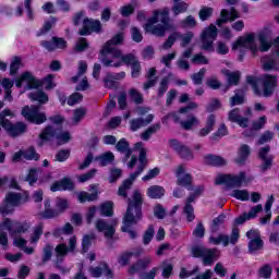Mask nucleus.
Instances as JSON below:
<instances>
[{
	"mask_svg": "<svg viewBox=\"0 0 279 279\" xmlns=\"http://www.w3.org/2000/svg\"><path fill=\"white\" fill-rule=\"evenodd\" d=\"M114 226H117V220L106 222L104 219H98L95 222L96 230L102 232L106 239H112L116 232Z\"/></svg>",
	"mask_w": 279,
	"mask_h": 279,
	"instance_id": "obj_24",
	"label": "nucleus"
},
{
	"mask_svg": "<svg viewBox=\"0 0 279 279\" xmlns=\"http://www.w3.org/2000/svg\"><path fill=\"white\" fill-rule=\"evenodd\" d=\"M251 153L252 150L250 149L247 144L240 145L238 149V156L235 157L234 162H236V165H245V160L250 158Z\"/></svg>",
	"mask_w": 279,
	"mask_h": 279,
	"instance_id": "obj_35",
	"label": "nucleus"
},
{
	"mask_svg": "<svg viewBox=\"0 0 279 279\" xmlns=\"http://www.w3.org/2000/svg\"><path fill=\"white\" fill-rule=\"evenodd\" d=\"M99 34L101 32V22L99 20H84V27L80 31L81 36H89V34Z\"/></svg>",
	"mask_w": 279,
	"mask_h": 279,
	"instance_id": "obj_26",
	"label": "nucleus"
},
{
	"mask_svg": "<svg viewBox=\"0 0 279 279\" xmlns=\"http://www.w3.org/2000/svg\"><path fill=\"white\" fill-rule=\"evenodd\" d=\"M271 206H274V196H269L268 199L266 201V206H265L266 217L260 219V223L263 226H265V223H267V221L271 219Z\"/></svg>",
	"mask_w": 279,
	"mask_h": 279,
	"instance_id": "obj_52",
	"label": "nucleus"
},
{
	"mask_svg": "<svg viewBox=\"0 0 279 279\" xmlns=\"http://www.w3.org/2000/svg\"><path fill=\"white\" fill-rule=\"evenodd\" d=\"M54 252L58 262H62L64 256L68 254H75V252H77V236L70 235L68 239V244L60 243L56 246Z\"/></svg>",
	"mask_w": 279,
	"mask_h": 279,
	"instance_id": "obj_15",
	"label": "nucleus"
},
{
	"mask_svg": "<svg viewBox=\"0 0 279 279\" xmlns=\"http://www.w3.org/2000/svg\"><path fill=\"white\" fill-rule=\"evenodd\" d=\"M73 225L66 222L62 228L56 229L52 234L53 236H60L61 239H64V235L73 234Z\"/></svg>",
	"mask_w": 279,
	"mask_h": 279,
	"instance_id": "obj_44",
	"label": "nucleus"
},
{
	"mask_svg": "<svg viewBox=\"0 0 279 279\" xmlns=\"http://www.w3.org/2000/svg\"><path fill=\"white\" fill-rule=\"evenodd\" d=\"M106 66H122L123 64H130L131 65V75L132 77H138L141 75V62H138V59L134 57L133 54H125L124 57H121L118 61H106Z\"/></svg>",
	"mask_w": 279,
	"mask_h": 279,
	"instance_id": "obj_13",
	"label": "nucleus"
},
{
	"mask_svg": "<svg viewBox=\"0 0 279 279\" xmlns=\"http://www.w3.org/2000/svg\"><path fill=\"white\" fill-rule=\"evenodd\" d=\"M93 241H95L94 233L86 234L83 236V241H82L83 252H88V247H90V245L93 244Z\"/></svg>",
	"mask_w": 279,
	"mask_h": 279,
	"instance_id": "obj_59",
	"label": "nucleus"
},
{
	"mask_svg": "<svg viewBox=\"0 0 279 279\" xmlns=\"http://www.w3.org/2000/svg\"><path fill=\"white\" fill-rule=\"evenodd\" d=\"M129 97L135 104H141L143 101V94H141V92H138L136 88H131L129 90Z\"/></svg>",
	"mask_w": 279,
	"mask_h": 279,
	"instance_id": "obj_61",
	"label": "nucleus"
},
{
	"mask_svg": "<svg viewBox=\"0 0 279 279\" xmlns=\"http://www.w3.org/2000/svg\"><path fill=\"white\" fill-rule=\"evenodd\" d=\"M240 17L241 15L239 14V11H236L235 9H231L230 11L223 9L220 12V17L217 20L216 25H218V27H221V25H226V23L230 21H236V19Z\"/></svg>",
	"mask_w": 279,
	"mask_h": 279,
	"instance_id": "obj_30",
	"label": "nucleus"
},
{
	"mask_svg": "<svg viewBox=\"0 0 279 279\" xmlns=\"http://www.w3.org/2000/svg\"><path fill=\"white\" fill-rule=\"evenodd\" d=\"M29 195L24 193V196L21 193L9 192L5 195L3 204L0 206V215L7 217L8 215H12L14 213V208L16 206H21V204H25L27 202Z\"/></svg>",
	"mask_w": 279,
	"mask_h": 279,
	"instance_id": "obj_11",
	"label": "nucleus"
},
{
	"mask_svg": "<svg viewBox=\"0 0 279 279\" xmlns=\"http://www.w3.org/2000/svg\"><path fill=\"white\" fill-rule=\"evenodd\" d=\"M41 45L45 49H48V51H53V49H65L66 41L62 38L53 37L52 43L43 41Z\"/></svg>",
	"mask_w": 279,
	"mask_h": 279,
	"instance_id": "obj_37",
	"label": "nucleus"
},
{
	"mask_svg": "<svg viewBox=\"0 0 279 279\" xmlns=\"http://www.w3.org/2000/svg\"><path fill=\"white\" fill-rule=\"evenodd\" d=\"M16 113L11 109L5 108L0 112V125L3 130L9 134V136H21V134H25L27 131V125L23 122L12 123L10 119H14ZM9 118V119H8Z\"/></svg>",
	"mask_w": 279,
	"mask_h": 279,
	"instance_id": "obj_8",
	"label": "nucleus"
},
{
	"mask_svg": "<svg viewBox=\"0 0 279 279\" xmlns=\"http://www.w3.org/2000/svg\"><path fill=\"white\" fill-rule=\"evenodd\" d=\"M51 121L52 125L46 126L39 134L38 145L41 146L44 143H47V141H52V138H56L59 145L69 143L71 141V134L69 132H60V129H58L60 123L64 122V118H62V116H56L51 118Z\"/></svg>",
	"mask_w": 279,
	"mask_h": 279,
	"instance_id": "obj_4",
	"label": "nucleus"
},
{
	"mask_svg": "<svg viewBox=\"0 0 279 279\" xmlns=\"http://www.w3.org/2000/svg\"><path fill=\"white\" fill-rule=\"evenodd\" d=\"M21 58L14 57L10 64V75H16V71L21 69Z\"/></svg>",
	"mask_w": 279,
	"mask_h": 279,
	"instance_id": "obj_62",
	"label": "nucleus"
},
{
	"mask_svg": "<svg viewBox=\"0 0 279 279\" xmlns=\"http://www.w3.org/2000/svg\"><path fill=\"white\" fill-rule=\"evenodd\" d=\"M123 33H119L116 36H113L109 41L105 44L100 51V61L106 66V62H117L121 58H123V54L121 53V50L117 48V45L123 44Z\"/></svg>",
	"mask_w": 279,
	"mask_h": 279,
	"instance_id": "obj_7",
	"label": "nucleus"
},
{
	"mask_svg": "<svg viewBox=\"0 0 279 279\" xmlns=\"http://www.w3.org/2000/svg\"><path fill=\"white\" fill-rule=\"evenodd\" d=\"M22 116L26 121H31V123H35L36 125H41V123L47 121V116L45 112L38 110V107H24L22 109Z\"/></svg>",
	"mask_w": 279,
	"mask_h": 279,
	"instance_id": "obj_17",
	"label": "nucleus"
},
{
	"mask_svg": "<svg viewBox=\"0 0 279 279\" xmlns=\"http://www.w3.org/2000/svg\"><path fill=\"white\" fill-rule=\"evenodd\" d=\"M38 173H40V170L36 168H32L28 171V174L26 177V182H28L31 186H33V184H36V182H38Z\"/></svg>",
	"mask_w": 279,
	"mask_h": 279,
	"instance_id": "obj_56",
	"label": "nucleus"
},
{
	"mask_svg": "<svg viewBox=\"0 0 279 279\" xmlns=\"http://www.w3.org/2000/svg\"><path fill=\"white\" fill-rule=\"evenodd\" d=\"M56 25V20L53 17H50L44 23L43 28L37 33V36H44V34H47L51 27Z\"/></svg>",
	"mask_w": 279,
	"mask_h": 279,
	"instance_id": "obj_60",
	"label": "nucleus"
},
{
	"mask_svg": "<svg viewBox=\"0 0 279 279\" xmlns=\"http://www.w3.org/2000/svg\"><path fill=\"white\" fill-rule=\"evenodd\" d=\"M142 254H143V248H137L133 253H124L120 255L118 263L119 265H121V267H125V265H128L132 259V256H141Z\"/></svg>",
	"mask_w": 279,
	"mask_h": 279,
	"instance_id": "obj_42",
	"label": "nucleus"
},
{
	"mask_svg": "<svg viewBox=\"0 0 279 279\" xmlns=\"http://www.w3.org/2000/svg\"><path fill=\"white\" fill-rule=\"evenodd\" d=\"M180 125H181V128H183V130H193V128H198L199 119H197V117L191 114L187 117L186 120L180 121Z\"/></svg>",
	"mask_w": 279,
	"mask_h": 279,
	"instance_id": "obj_41",
	"label": "nucleus"
},
{
	"mask_svg": "<svg viewBox=\"0 0 279 279\" xmlns=\"http://www.w3.org/2000/svg\"><path fill=\"white\" fill-rule=\"evenodd\" d=\"M275 47L276 51L271 57H265L263 59L265 71H276L279 62V37L275 40H267L265 33H247L239 37L232 44V51H239L243 53L245 49H248L253 56H256L257 51L266 52L270 48Z\"/></svg>",
	"mask_w": 279,
	"mask_h": 279,
	"instance_id": "obj_1",
	"label": "nucleus"
},
{
	"mask_svg": "<svg viewBox=\"0 0 279 279\" xmlns=\"http://www.w3.org/2000/svg\"><path fill=\"white\" fill-rule=\"evenodd\" d=\"M29 99H32V101H38V104H47L49 96H47L45 92L36 90L29 94Z\"/></svg>",
	"mask_w": 279,
	"mask_h": 279,
	"instance_id": "obj_50",
	"label": "nucleus"
},
{
	"mask_svg": "<svg viewBox=\"0 0 279 279\" xmlns=\"http://www.w3.org/2000/svg\"><path fill=\"white\" fill-rule=\"evenodd\" d=\"M194 258H203V265L210 267L215 260L221 256V252L217 248H204L202 246H194L192 248Z\"/></svg>",
	"mask_w": 279,
	"mask_h": 279,
	"instance_id": "obj_12",
	"label": "nucleus"
},
{
	"mask_svg": "<svg viewBox=\"0 0 279 279\" xmlns=\"http://www.w3.org/2000/svg\"><path fill=\"white\" fill-rule=\"evenodd\" d=\"M45 209L41 211L40 216L44 219H53V217H58L60 213H64L69 208V201L66 198H57L56 206L57 211L51 209V201L46 199L44 203Z\"/></svg>",
	"mask_w": 279,
	"mask_h": 279,
	"instance_id": "obj_14",
	"label": "nucleus"
},
{
	"mask_svg": "<svg viewBox=\"0 0 279 279\" xmlns=\"http://www.w3.org/2000/svg\"><path fill=\"white\" fill-rule=\"evenodd\" d=\"M191 62L192 64H208V58L202 53H197L191 59Z\"/></svg>",
	"mask_w": 279,
	"mask_h": 279,
	"instance_id": "obj_64",
	"label": "nucleus"
},
{
	"mask_svg": "<svg viewBox=\"0 0 279 279\" xmlns=\"http://www.w3.org/2000/svg\"><path fill=\"white\" fill-rule=\"evenodd\" d=\"M40 236H43V225H38L34 228L29 239L31 246L27 247V240L23 239L21 235L13 236V245L23 250L25 254H34V250L36 248L38 241H40Z\"/></svg>",
	"mask_w": 279,
	"mask_h": 279,
	"instance_id": "obj_9",
	"label": "nucleus"
},
{
	"mask_svg": "<svg viewBox=\"0 0 279 279\" xmlns=\"http://www.w3.org/2000/svg\"><path fill=\"white\" fill-rule=\"evenodd\" d=\"M178 39H181V47H186L193 40V33L190 32L184 35H180V33L171 34L161 46L162 49H171Z\"/></svg>",
	"mask_w": 279,
	"mask_h": 279,
	"instance_id": "obj_20",
	"label": "nucleus"
},
{
	"mask_svg": "<svg viewBox=\"0 0 279 279\" xmlns=\"http://www.w3.org/2000/svg\"><path fill=\"white\" fill-rule=\"evenodd\" d=\"M146 195L150 197V199H160L165 197V187L160 185H151L147 189Z\"/></svg>",
	"mask_w": 279,
	"mask_h": 279,
	"instance_id": "obj_38",
	"label": "nucleus"
},
{
	"mask_svg": "<svg viewBox=\"0 0 279 279\" xmlns=\"http://www.w3.org/2000/svg\"><path fill=\"white\" fill-rule=\"evenodd\" d=\"M231 197L239 199L240 202H248L250 201V192L247 190H234L231 193Z\"/></svg>",
	"mask_w": 279,
	"mask_h": 279,
	"instance_id": "obj_54",
	"label": "nucleus"
},
{
	"mask_svg": "<svg viewBox=\"0 0 279 279\" xmlns=\"http://www.w3.org/2000/svg\"><path fill=\"white\" fill-rule=\"evenodd\" d=\"M169 147L178 153L181 158H184V160H193V151L178 140H170Z\"/></svg>",
	"mask_w": 279,
	"mask_h": 279,
	"instance_id": "obj_23",
	"label": "nucleus"
},
{
	"mask_svg": "<svg viewBox=\"0 0 279 279\" xmlns=\"http://www.w3.org/2000/svg\"><path fill=\"white\" fill-rule=\"evenodd\" d=\"M97 175V169H92L87 173L81 174L77 177L78 182L81 184H84V182H88L89 180H93Z\"/></svg>",
	"mask_w": 279,
	"mask_h": 279,
	"instance_id": "obj_58",
	"label": "nucleus"
},
{
	"mask_svg": "<svg viewBox=\"0 0 279 279\" xmlns=\"http://www.w3.org/2000/svg\"><path fill=\"white\" fill-rule=\"evenodd\" d=\"M215 182L216 184H225L230 189H241V186H247L252 182V178L247 177L245 172L238 174H219Z\"/></svg>",
	"mask_w": 279,
	"mask_h": 279,
	"instance_id": "obj_10",
	"label": "nucleus"
},
{
	"mask_svg": "<svg viewBox=\"0 0 279 279\" xmlns=\"http://www.w3.org/2000/svg\"><path fill=\"white\" fill-rule=\"evenodd\" d=\"M248 242V251L251 254H256V252H260L263 250V240L260 239V232L258 230H251L246 232Z\"/></svg>",
	"mask_w": 279,
	"mask_h": 279,
	"instance_id": "obj_21",
	"label": "nucleus"
},
{
	"mask_svg": "<svg viewBox=\"0 0 279 279\" xmlns=\"http://www.w3.org/2000/svg\"><path fill=\"white\" fill-rule=\"evenodd\" d=\"M154 121V114L148 113L145 118H134L130 120V130L131 132H138L141 128H145L146 125H149Z\"/></svg>",
	"mask_w": 279,
	"mask_h": 279,
	"instance_id": "obj_29",
	"label": "nucleus"
},
{
	"mask_svg": "<svg viewBox=\"0 0 279 279\" xmlns=\"http://www.w3.org/2000/svg\"><path fill=\"white\" fill-rule=\"evenodd\" d=\"M209 243H211V245H220V243H222L225 247H228L229 245L228 235L226 234H219L218 236L211 235L209 238Z\"/></svg>",
	"mask_w": 279,
	"mask_h": 279,
	"instance_id": "obj_53",
	"label": "nucleus"
},
{
	"mask_svg": "<svg viewBox=\"0 0 279 279\" xmlns=\"http://www.w3.org/2000/svg\"><path fill=\"white\" fill-rule=\"evenodd\" d=\"M89 274L92 278H99L100 276H106V278H112V270L108 268L107 264H100L97 267L90 268Z\"/></svg>",
	"mask_w": 279,
	"mask_h": 279,
	"instance_id": "obj_32",
	"label": "nucleus"
},
{
	"mask_svg": "<svg viewBox=\"0 0 279 279\" xmlns=\"http://www.w3.org/2000/svg\"><path fill=\"white\" fill-rule=\"evenodd\" d=\"M73 189H74L73 181L69 178H64L61 181L54 182L51 185L50 191H52V193H56L58 191H73Z\"/></svg>",
	"mask_w": 279,
	"mask_h": 279,
	"instance_id": "obj_31",
	"label": "nucleus"
},
{
	"mask_svg": "<svg viewBox=\"0 0 279 279\" xmlns=\"http://www.w3.org/2000/svg\"><path fill=\"white\" fill-rule=\"evenodd\" d=\"M223 75L227 76L229 84H239L241 77L240 72H230V70H222Z\"/></svg>",
	"mask_w": 279,
	"mask_h": 279,
	"instance_id": "obj_55",
	"label": "nucleus"
},
{
	"mask_svg": "<svg viewBox=\"0 0 279 279\" xmlns=\"http://www.w3.org/2000/svg\"><path fill=\"white\" fill-rule=\"evenodd\" d=\"M215 128V116L210 114L207 118L206 126L198 131V136H208Z\"/></svg>",
	"mask_w": 279,
	"mask_h": 279,
	"instance_id": "obj_43",
	"label": "nucleus"
},
{
	"mask_svg": "<svg viewBox=\"0 0 279 279\" xmlns=\"http://www.w3.org/2000/svg\"><path fill=\"white\" fill-rule=\"evenodd\" d=\"M88 71V64L86 61L78 62V74L72 77L73 84L76 85V90H86L88 88V80L84 76V73Z\"/></svg>",
	"mask_w": 279,
	"mask_h": 279,
	"instance_id": "obj_18",
	"label": "nucleus"
},
{
	"mask_svg": "<svg viewBox=\"0 0 279 279\" xmlns=\"http://www.w3.org/2000/svg\"><path fill=\"white\" fill-rule=\"evenodd\" d=\"M23 156L24 160H40V155H38L34 148L23 151Z\"/></svg>",
	"mask_w": 279,
	"mask_h": 279,
	"instance_id": "obj_63",
	"label": "nucleus"
},
{
	"mask_svg": "<svg viewBox=\"0 0 279 279\" xmlns=\"http://www.w3.org/2000/svg\"><path fill=\"white\" fill-rule=\"evenodd\" d=\"M171 25L169 24V9H159L153 12V16L148 23L144 25L145 32L154 34V36H165Z\"/></svg>",
	"mask_w": 279,
	"mask_h": 279,
	"instance_id": "obj_5",
	"label": "nucleus"
},
{
	"mask_svg": "<svg viewBox=\"0 0 279 279\" xmlns=\"http://www.w3.org/2000/svg\"><path fill=\"white\" fill-rule=\"evenodd\" d=\"M143 194L135 190L129 198V205L124 215L122 232H128L130 239L136 236V231L132 230V226H136L143 219Z\"/></svg>",
	"mask_w": 279,
	"mask_h": 279,
	"instance_id": "obj_3",
	"label": "nucleus"
},
{
	"mask_svg": "<svg viewBox=\"0 0 279 279\" xmlns=\"http://www.w3.org/2000/svg\"><path fill=\"white\" fill-rule=\"evenodd\" d=\"M174 173L177 175V184L179 186H190L193 179L191 174L186 173V167L180 165L175 168Z\"/></svg>",
	"mask_w": 279,
	"mask_h": 279,
	"instance_id": "obj_27",
	"label": "nucleus"
},
{
	"mask_svg": "<svg viewBox=\"0 0 279 279\" xmlns=\"http://www.w3.org/2000/svg\"><path fill=\"white\" fill-rule=\"evenodd\" d=\"M278 83V78L272 75H266L264 77V89L263 92H258L256 85H253V90L256 95H263L264 97H269L274 93V88H276V84Z\"/></svg>",
	"mask_w": 279,
	"mask_h": 279,
	"instance_id": "obj_22",
	"label": "nucleus"
},
{
	"mask_svg": "<svg viewBox=\"0 0 279 279\" xmlns=\"http://www.w3.org/2000/svg\"><path fill=\"white\" fill-rule=\"evenodd\" d=\"M32 228V222L29 220H24L20 222H14L10 218H5L2 223H0V245L4 247V250L8 247V233L12 234H25L26 232H29V229Z\"/></svg>",
	"mask_w": 279,
	"mask_h": 279,
	"instance_id": "obj_6",
	"label": "nucleus"
},
{
	"mask_svg": "<svg viewBox=\"0 0 279 279\" xmlns=\"http://www.w3.org/2000/svg\"><path fill=\"white\" fill-rule=\"evenodd\" d=\"M77 201L80 204H86V202H96L97 193H88L85 191L76 193Z\"/></svg>",
	"mask_w": 279,
	"mask_h": 279,
	"instance_id": "obj_45",
	"label": "nucleus"
},
{
	"mask_svg": "<svg viewBox=\"0 0 279 279\" xmlns=\"http://www.w3.org/2000/svg\"><path fill=\"white\" fill-rule=\"evenodd\" d=\"M243 101H245L243 90H239V92L235 93V95L233 97H231L230 106L231 107L241 106V104H243Z\"/></svg>",
	"mask_w": 279,
	"mask_h": 279,
	"instance_id": "obj_57",
	"label": "nucleus"
},
{
	"mask_svg": "<svg viewBox=\"0 0 279 279\" xmlns=\"http://www.w3.org/2000/svg\"><path fill=\"white\" fill-rule=\"evenodd\" d=\"M263 210V205H255L251 208L248 213H244L234 220V226H241L245 223V221H250L251 219H256L258 213Z\"/></svg>",
	"mask_w": 279,
	"mask_h": 279,
	"instance_id": "obj_28",
	"label": "nucleus"
},
{
	"mask_svg": "<svg viewBox=\"0 0 279 279\" xmlns=\"http://www.w3.org/2000/svg\"><path fill=\"white\" fill-rule=\"evenodd\" d=\"M217 34H219V31L217 29V26H215V24H211L207 28H205L201 35L202 49H204L205 51H215L213 44L215 43V40H217Z\"/></svg>",
	"mask_w": 279,
	"mask_h": 279,
	"instance_id": "obj_16",
	"label": "nucleus"
},
{
	"mask_svg": "<svg viewBox=\"0 0 279 279\" xmlns=\"http://www.w3.org/2000/svg\"><path fill=\"white\" fill-rule=\"evenodd\" d=\"M158 130H160V123H155V124L150 125L146 131H144L141 134L142 141H149L151 138V136H154V134H156V132H158Z\"/></svg>",
	"mask_w": 279,
	"mask_h": 279,
	"instance_id": "obj_47",
	"label": "nucleus"
},
{
	"mask_svg": "<svg viewBox=\"0 0 279 279\" xmlns=\"http://www.w3.org/2000/svg\"><path fill=\"white\" fill-rule=\"evenodd\" d=\"M125 80V72H119L117 74H107L105 77V86L107 88H117V82Z\"/></svg>",
	"mask_w": 279,
	"mask_h": 279,
	"instance_id": "obj_34",
	"label": "nucleus"
},
{
	"mask_svg": "<svg viewBox=\"0 0 279 279\" xmlns=\"http://www.w3.org/2000/svg\"><path fill=\"white\" fill-rule=\"evenodd\" d=\"M116 148L118 151H121V154H126V156H130V154H134V151H137V150H134V148L130 149V144L124 138L118 142V144L116 145Z\"/></svg>",
	"mask_w": 279,
	"mask_h": 279,
	"instance_id": "obj_48",
	"label": "nucleus"
},
{
	"mask_svg": "<svg viewBox=\"0 0 279 279\" xmlns=\"http://www.w3.org/2000/svg\"><path fill=\"white\" fill-rule=\"evenodd\" d=\"M15 85L17 88L29 90L32 88H38L40 86V81L36 80L32 73L25 72L15 81Z\"/></svg>",
	"mask_w": 279,
	"mask_h": 279,
	"instance_id": "obj_19",
	"label": "nucleus"
},
{
	"mask_svg": "<svg viewBox=\"0 0 279 279\" xmlns=\"http://www.w3.org/2000/svg\"><path fill=\"white\" fill-rule=\"evenodd\" d=\"M205 165H210L211 167H223L228 161L223 157L207 155L204 157Z\"/></svg>",
	"mask_w": 279,
	"mask_h": 279,
	"instance_id": "obj_39",
	"label": "nucleus"
},
{
	"mask_svg": "<svg viewBox=\"0 0 279 279\" xmlns=\"http://www.w3.org/2000/svg\"><path fill=\"white\" fill-rule=\"evenodd\" d=\"M153 258L150 256H146L143 259H140L135 265L129 268V274H138L142 269H147L149 265H151Z\"/></svg>",
	"mask_w": 279,
	"mask_h": 279,
	"instance_id": "obj_36",
	"label": "nucleus"
},
{
	"mask_svg": "<svg viewBox=\"0 0 279 279\" xmlns=\"http://www.w3.org/2000/svg\"><path fill=\"white\" fill-rule=\"evenodd\" d=\"M133 151L138 153V159L136 155H132L131 159L128 161L126 167L130 171H134L130 174L129 179L124 180L122 185L118 190V195L120 197H128V191L132 189V184H134V180L138 178L145 171V167H147V149L142 142L135 144Z\"/></svg>",
	"mask_w": 279,
	"mask_h": 279,
	"instance_id": "obj_2",
	"label": "nucleus"
},
{
	"mask_svg": "<svg viewBox=\"0 0 279 279\" xmlns=\"http://www.w3.org/2000/svg\"><path fill=\"white\" fill-rule=\"evenodd\" d=\"M269 146L262 147L258 153L260 160L264 162V169H269V167H271V160H274L271 156L267 155L269 154Z\"/></svg>",
	"mask_w": 279,
	"mask_h": 279,
	"instance_id": "obj_40",
	"label": "nucleus"
},
{
	"mask_svg": "<svg viewBox=\"0 0 279 279\" xmlns=\"http://www.w3.org/2000/svg\"><path fill=\"white\" fill-rule=\"evenodd\" d=\"M202 193H204V187L198 186L194 190V194L190 195V197L187 198V203L184 206V215H186L187 221L195 220V214H194L193 206H191V203L195 202V197H197V195H202Z\"/></svg>",
	"mask_w": 279,
	"mask_h": 279,
	"instance_id": "obj_25",
	"label": "nucleus"
},
{
	"mask_svg": "<svg viewBox=\"0 0 279 279\" xmlns=\"http://www.w3.org/2000/svg\"><path fill=\"white\" fill-rule=\"evenodd\" d=\"M114 204L112 202H105L99 206V213L102 217H112Z\"/></svg>",
	"mask_w": 279,
	"mask_h": 279,
	"instance_id": "obj_46",
	"label": "nucleus"
},
{
	"mask_svg": "<svg viewBox=\"0 0 279 279\" xmlns=\"http://www.w3.org/2000/svg\"><path fill=\"white\" fill-rule=\"evenodd\" d=\"M228 120L232 123H238L240 128H247L250 125V120L247 118L241 117L239 109H233L229 112Z\"/></svg>",
	"mask_w": 279,
	"mask_h": 279,
	"instance_id": "obj_33",
	"label": "nucleus"
},
{
	"mask_svg": "<svg viewBox=\"0 0 279 279\" xmlns=\"http://www.w3.org/2000/svg\"><path fill=\"white\" fill-rule=\"evenodd\" d=\"M96 160H98L100 167H106L107 165L114 162V154L107 151L97 157Z\"/></svg>",
	"mask_w": 279,
	"mask_h": 279,
	"instance_id": "obj_51",
	"label": "nucleus"
},
{
	"mask_svg": "<svg viewBox=\"0 0 279 279\" xmlns=\"http://www.w3.org/2000/svg\"><path fill=\"white\" fill-rule=\"evenodd\" d=\"M86 117V109L85 108H78L74 110L73 117L70 120V125H77L82 119Z\"/></svg>",
	"mask_w": 279,
	"mask_h": 279,
	"instance_id": "obj_49",
	"label": "nucleus"
}]
</instances>
